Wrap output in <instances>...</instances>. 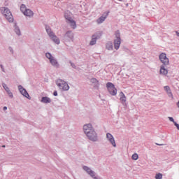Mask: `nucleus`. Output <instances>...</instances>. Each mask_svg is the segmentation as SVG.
<instances>
[{"instance_id":"nucleus-1","label":"nucleus","mask_w":179,"mask_h":179,"mask_svg":"<svg viewBox=\"0 0 179 179\" xmlns=\"http://www.w3.org/2000/svg\"><path fill=\"white\" fill-rule=\"evenodd\" d=\"M84 132L86 134L87 138L90 141H97V134H96V131L93 130V127H92V124H87L84 125L83 127Z\"/></svg>"},{"instance_id":"nucleus-2","label":"nucleus","mask_w":179,"mask_h":179,"mask_svg":"<svg viewBox=\"0 0 179 179\" xmlns=\"http://www.w3.org/2000/svg\"><path fill=\"white\" fill-rule=\"evenodd\" d=\"M64 17L72 29H76V22L72 19V13L70 11H66L64 13Z\"/></svg>"},{"instance_id":"nucleus-3","label":"nucleus","mask_w":179,"mask_h":179,"mask_svg":"<svg viewBox=\"0 0 179 179\" xmlns=\"http://www.w3.org/2000/svg\"><path fill=\"white\" fill-rule=\"evenodd\" d=\"M1 13L3 14L6 19L10 22H13V15H12V13H10V10L9 8H7L6 7H2L1 8Z\"/></svg>"},{"instance_id":"nucleus-4","label":"nucleus","mask_w":179,"mask_h":179,"mask_svg":"<svg viewBox=\"0 0 179 179\" xmlns=\"http://www.w3.org/2000/svg\"><path fill=\"white\" fill-rule=\"evenodd\" d=\"M45 29L51 40H52V41L55 42V44H59V38H58L55 34H54V32L51 31V28H50V27H46Z\"/></svg>"},{"instance_id":"nucleus-5","label":"nucleus","mask_w":179,"mask_h":179,"mask_svg":"<svg viewBox=\"0 0 179 179\" xmlns=\"http://www.w3.org/2000/svg\"><path fill=\"white\" fill-rule=\"evenodd\" d=\"M57 85L62 90H69V85L63 80L59 79L56 82Z\"/></svg>"},{"instance_id":"nucleus-6","label":"nucleus","mask_w":179,"mask_h":179,"mask_svg":"<svg viewBox=\"0 0 179 179\" xmlns=\"http://www.w3.org/2000/svg\"><path fill=\"white\" fill-rule=\"evenodd\" d=\"M106 87L112 96H116L117 95V88H115V86L112 83H108L106 84Z\"/></svg>"},{"instance_id":"nucleus-7","label":"nucleus","mask_w":179,"mask_h":179,"mask_svg":"<svg viewBox=\"0 0 179 179\" xmlns=\"http://www.w3.org/2000/svg\"><path fill=\"white\" fill-rule=\"evenodd\" d=\"M116 38L114 41V47L115 50H118L120 48V45H121V37L120 35V31H117L115 32Z\"/></svg>"},{"instance_id":"nucleus-8","label":"nucleus","mask_w":179,"mask_h":179,"mask_svg":"<svg viewBox=\"0 0 179 179\" xmlns=\"http://www.w3.org/2000/svg\"><path fill=\"white\" fill-rule=\"evenodd\" d=\"M159 60L163 64V65L167 66L169 64H170L169 57H167V55H166L164 52H162L159 55Z\"/></svg>"},{"instance_id":"nucleus-9","label":"nucleus","mask_w":179,"mask_h":179,"mask_svg":"<svg viewBox=\"0 0 179 179\" xmlns=\"http://www.w3.org/2000/svg\"><path fill=\"white\" fill-rule=\"evenodd\" d=\"M45 56L47 58H48L50 64L53 65V66H58V62H57V59L54 58V57L52 56V55H51V53L48 52L45 54Z\"/></svg>"},{"instance_id":"nucleus-10","label":"nucleus","mask_w":179,"mask_h":179,"mask_svg":"<svg viewBox=\"0 0 179 179\" xmlns=\"http://www.w3.org/2000/svg\"><path fill=\"white\" fill-rule=\"evenodd\" d=\"M83 170H85V171H87V173L91 176L92 177V178L94 179H99V178L96 177L94 175V171H92V169H90L89 167L87 166H83Z\"/></svg>"},{"instance_id":"nucleus-11","label":"nucleus","mask_w":179,"mask_h":179,"mask_svg":"<svg viewBox=\"0 0 179 179\" xmlns=\"http://www.w3.org/2000/svg\"><path fill=\"white\" fill-rule=\"evenodd\" d=\"M106 138L108 139V141H109V142H110L111 145H113V146L114 148H115L117 146V145L115 144V140L114 139V137L113 136V135L110 133H108L106 134Z\"/></svg>"},{"instance_id":"nucleus-12","label":"nucleus","mask_w":179,"mask_h":179,"mask_svg":"<svg viewBox=\"0 0 179 179\" xmlns=\"http://www.w3.org/2000/svg\"><path fill=\"white\" fill-rule=\"evenodd\" d=\"M109 13H110V11H108L107 13H103V16L100 17L96 20V23H98V24L103 23V22H104V20H106V19H107V17L108 16Z\"/></svg>"},{"instance_id":"nucleus-13","label":"nucleus","mask_w":179,"mask_h":179,"mask_svg":"<svg viewBox=\"0 0 179 179\" xmlns=\"http://www.w3.org/2000/svg\"><path fill=\"white\" fill-rule=\"evenodd\" d=\"M19 91L20 92L21 94L24 96V97H27V99H29L30 97V95H29V93H27V91L22 85L18 86Z\"/></svg>"},{"instance_id":"nucleus-14","label":"nucleus","mask_w":179,"mask_h":179,"mask_svg":"<svg viewBox=\"0 0 179 179\" xmlns=\"http://www.w3.org/2000/svg\"><path fill=\"white\" fill-rule=\"evenodd\" d=\"M159 73H160V75H164V76H166L167 75V73H169V70H167V69H166L165 65L161 66L160 70H159Z\"/></svg>"},{"instance_id":"nucleus-15","label":"nucleus","mask_w":179,"mask_h":179,"mask_svg":"<svg viewBox=\"0 0 179 179\" xmlns=\"http://www.w3.org/2000/svg\"><path fill=\"white\" fill-rule=\"evenodd\" d=\"M119 96L120 101L122 103V104H124L125 103H127V96H125V94H124V92H121Z\"/></svg>"},{"instance_id":"nucleus-16","label":"nucleus","mask_w":179,"mask_h":179,"mask_svg":"<svg viewBox=\"0 0 179 179\" xmlns=\"http://www.w3.org/2000/svg\"><path fill=\"white\" fill-rule=\"evenodd\" d=\"M24 15L25 16H28L29 17H31L34 13H33V11H31L30 9H27L25 12H24Z\"/></svg>"},{"instance_id":"nucleus-17","label":"nucleus","mask_w":179,"mask_h":179,"mask_svg":"<svg viewBox=\"0 0 179 179\" xmlns=\"http://www.w3.org/2000/svg\"><path fill=\"white\" fill-rule=\"evenodd\" d=\"M42 103H51V99L47 96L42 97Z\"/></svg>"},{"instance_id":"nucleus-18","label":"nucleus","mask_w":179,"mask_h":179,"mask_svg":"<svg viewBox=\"0 0 179 179\" xmlns=\"http://www.w3.org/2000/svg\"><path fill=\"white\" fill-rule=\"evenodd\" d=\"M164 89L168 94H171V96H173V94L171 93V90H170V87L165 86L164 87Z\"/></svg>"},{"instance_id":"nucleus-19","label":"nucleus","mask_w":179,"mask_h":179,"mask_svg":"<svg viewBox=\"0 0 179 179\" xmlns=\"http://www.w3.org/2000/svg\"><path fill=\"white\" fill-rule=\"evenodd\" d=\"M96 40H97V38H96V36L94 35L92 36V41H90V45H94V44H96Z\"/></svg>"},{"instance_id":"nucleus-20","label":"nucleus","mask_w":179,"mask_h":179,"mask_svg":"<svg viewBox=\"0 0 179 179\" xmlns=\"http://www.w3.org/2000/svg\"><path fill=\"white\" fill-rule=\"evenodd\" d=\"M20 10L21 12H22V13L24 14V12H26V10H27V8H26V6L24 4H22L20 6Z\"/></svg>"},{"instance_id":"nucleus-21","label":"nucleus","mask_w":179,"mask_h":179,"mask_svg":"<svg viewBox=\"0 0 179 179\" xmlns=\"http://www.w3.org/2000/svg\"><path fill=\"white\" fill-rule=\"evenodd\" d=\"M106 48H107V50H113V43H108L106 44Z\"/></svg>"},{"instance_id":"nucleus-22","label":"nucleus","mask_w":179,"mask_h":179,"mask_svg":"<svg viewBox=\"0 0 179 179\" xmlns=\"http://www.w3.org/2000/svg\"><path fill=\"white\" fill-rule=\"evenodd\" d=\"M156 179H163V174L158 173L155 176Z\"/></svg>"},{"instance_id":"nucleus-23","label":"nucleus","mask_w":179,"mask_h":179,"mask_svg":"<svg viewBox=\"0 0 179 179\" xmlns=\"http://www.w3.org/2000/svg\"><path fill=\"white\" fill-rule=\"evenodd\" d=\"M131 159L133 160H138V159H139V156L138 155V154L135 153L132 155Z\"/></svg>"},{"instance_id":"nucleus-24","label":"nucleus","mask_w":179,"mask_h":179,"mask_svg":"<svg viewBox=\"0 0 179 179\" xmlns=\"http://www.w3.org/2000/svg\"><path fill=\"white\" fill-rule=\"evenodd\" d=\"M15 32L16 33V34H17V36H20V29H19V28L16 27L15 29Z\"/></svg>"},{"instance_id":"nucleus-25","label":"nucleus","mask_w":179,"mask_h":179,"mask_svg":"<svg viewBox=\"0 0 179 179\" xmlns=\"http://www.w3.org/2000/svg\"><path fill=\"white\" fill-rule=\"evenodd\" d=\"M91 82L92 83H97V85H99V80H97V79H96V78H92Z\"/></svg>"},{"instance_id":"nucleus-26","label":"nucleus","mask_w":179,"mask_h":179,"mask_svg":"<svg viewBox=\"0 0 179 179\" xmlns=\"http://www.w3.org/2000/svg\"><path fill=\"white\" fill-rule=\"evenodd\" d=\"M3 89H5V90L6 92H8L9 90H9V87H8V86H6V84H3Z\"/></svg>"},{"instance_id":"nucleus-27","label":"nucleus","mask_w":179,"mask_h":179,"mask_svg":"<svg viewBox=\"0 0 179 179\" xmlns=\"http://www.w3.org/2000/svg\"><path fill=\"white\" fill-rule=\"evenodd\" d=\"M9 97H13V94H12V92H10V90H9L8 92H7Z\"/></svg>"},{"instance_id":"nucleus-28","label":"nucleus","mask_w":179,"mask_h":179,"mask_svg":"<svg viewBox=\"0 0 179 179\" xmlns=\"http://www.w3.org/2000/svg\"><path fill=\"white\" fill-rule=\"evenodd\" d=\"M168 118H169V121H171V122H173V124H174V122H176V121H174V118H173L171 117H169Z\"/></svg>"},{"instance_id":"nucleus-29","label":"nucleus","mask_w":179,"mask_h":179,"mask_svg":"<svg viewBox=\"0 0 179 179\" xmlns=\"http://www.w3.org/2000/svg\"><path fill=\"white\" fill-rule=\"evenodd\" d=\"M173 124H174L175 127H176L177 129L179 131V124L177 123L176 122H174Z\"/></svg>"},{"instance_id":"nucleus-30","label":"nucleus","mask_w":179,"mask_h":179,"mask_svg":"<svg viewBox=\"0 0 179 179\" xmlns=\"http://www.w3.org/2000/svg\"><path fill=\"white\" fill-rule=\"evenodd\" d=\"M53 94H54V96H58V92H57V91H55L53 92Z\"/></svg>"},{"instance_id":"nucleus-31","label":"nucleus","mask_w":179,"mask_h":179,"mask_svg":"<svg viewBox=\"0 0 179 179\" xmlns=\"http://www.w3.org/2000/svg\"><path fill=\"white\" fill-rule=\"evenodd\" d=\"M3 111H6V110H8V107L6 106H4L3 108Z\"/></svg>"},{"instance_id":"nucleus-32","label":"nucleus","mask_w":179,"mask_h":179,"mask_svg":"<svg viewBox=\"0 0 179 179\" xmlns=\"http://www.w3.org/2000/svg\"><path fill=\"white\" fill-rule=\"evenodd\" d=\"M176 33L178 37H179V32L176 31Z\"/></svg>"},{"instance_id":"nucleus-33","label":"nucleus","mask_w":179,"mask_h":179,"mask_svg":"<svg viewBox=\"0 0 179 179\" xmlns=\"http://www.w3.org/2000/svg\"><path fill=\"white\" fill-rule=\"evenodd\" d=\"M157 145H158V146H162L163 145V144H157Z\"/></svg>"},{"instance_id":"nucleus-34","label":"nucleus","mask_w":179,"mask_h":179,"mask_svg":"<svg viewBox=\"0 0 179 179\" xmlns=\"http://www.w3.org/2000/svg\"><path fill=\"white\" fill-rule=\"evenodd\" d=\"M69 33H71V32H68V33L66 34V36H68V34H69Z\"/></svg>"},{"instance_id":"nucleus-35","label":"nucleus","mask_w":179,"mask_h":179,"mask_svg":"<svg viewBox=\"0 0 179 179\" xmlns=\"http://www.w3.org/2000/svg\"><path fill=\"white\" fill-rule=\"evenodd\" d=\"M71 66H73V64H71Z\"/></svg>"},{"instance_id":"nucleus-36","label":"nucleus","mask_w":179,"mask_h":179,"mask_svg":"<svg viewBox=\"0 0 179 179\" xmlns=\"http://www.w3.org/2000/svg\"><path fill=\"white\" fill-rule=\"evenodd\" d=\"M72 37H73V36L71 35V38H72Z\"/></svg>"},{"instance_id":"nucleus-37","label":"nucleus","mask_w":179,"mask_h":179,"mask_svg":"<svg viewBox=\"0 0 179 179\" xmlns=\"http://www.w3.org/2000/svg\"><path fill=\"white\" fill-rule=\"evenodd\" d=\"M119 1H122V0H119Z\"/></svg>"}]
</instances>
